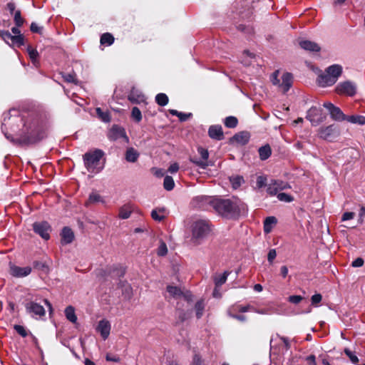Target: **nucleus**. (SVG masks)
Listing matches in <instances>:
<instances>
[{
	"label": "nucleus",
	"mask_w": 365,
	"mask_h": 365,
	"mask_svg": "<svg viewBox=\"0 0 365 365\" xmlns=\"http://www.w3.org/2000/svg\"><path fill=\"white\" fill-rule=\"evenodd\" d=\"M113 42L114 37L109 33H105L101 37V43L102 45L110 46Z\"/></svg>",
	"instance_id": "e433bc0d"
},
{
	"label": "nucleus",
	"mask_w": 365,
	"mask_h": 365,
	"mask_svg": "<svg viewBox=\"0 0 365 365\" xmlns=\"http://www.w3.org/2000/svg\"><path fill=\"white\" fill-rule=\"evenodd\" d=\"M233 188H238L241 184L244 182L242 177L237 176L230 179Z\"/></svg>",
	"instance_id": "603ef678"
},
{
	"label": "nucleus",
	"mask_w": 365,
	"mask_h": 365,
	"mask_svg": "<svg viewBox=\"0 0 365 365\" xmlns=\"http://www.w3.org/2000/svg\"><path fill=\"white\" fill-rule=\"evenodd\" d=\"M293 82V76L290 73H285L282 76V82L279 87L284 93H286L291 88Z\"/></svg>",
	"instance_id": "6ab92c4d"
},
{
	"label": "nucleus",
	"mask_w": 365,
	"mask_h": 365,
	"mask_svg": "<svg viewBox=\"0 0 365 365\" xmlns=\"http://www.w3.org/2000/svg\"><path fill=\"white\" fill-rule=\"evenodd\" d=\"M88 202L91 203H96V202H104V200L101 195L96 192H93L90 194Z\"/></svg>",
	"instance_id": "de8ad7c7"
},
{
	"label": "nucleus",
	"mask_w": 365,
	"mask_h": 365,
	"mask_svg": "<svg viewBox=\"0 0 365 365\" xmlns=\"http://www.w3.org/2000/svg\"><path fill=\"white\" fill-rule=\"evenodd\" d=\"M225 125L230 128H234L237 125L238 120L236 117L228 116L224 120Z\"/></svg>",
	"instance_id": "37998d69"
},
{
	"label": "nucleus",
	"mask_w": 365,
	"mask_h": 365,
	"mask_svg": "<svg viewBox=\"0 0 365 365\" xmlns=\"http://www.w3.org/2000/svg\"><path fill=\"white\" fill-rule=\"evenodd\" d=\"M365 217V207H361L359 212V222L362 223L364 221V217Z\"/></svg>",
	"instance_id": "774afa93"
},
{
	"label": "nucleus",
	"mask_w": 365,
	"mask_h": 365,
	"mask_svg": "<svg viewBox=\"0 0 365 365\" xmlns=\"http://www.w3.org/2000/svg\"><path fill=\"white\" fill-rule=\"evenodd\" d=\"M346 120L354 124L365 125V116L359 115H346Z\"/></svg>",
	"instance_id": "473e14b6"
},
{
	"label": "nucleus",
	"mask_w": 365,
	"mask_h": 365,
	"mask_svg": "<svg viewBox=\"0 0 365 365\" xmlns=\"http://www.w3.org/2000/svg\"><path fill=\"white\" fill-rule=\"evenodd\" d=\"M14 21L17 27H21L24 24L25 20L21 16L20 10H16L15 11L14 16Z\"/></svg>",
	"instance_id": "c03bdc74"
},
{
	"label": "nucleus",
	"mask_w": 365,
	"mask_h": 365,
	"mask_svg": "<svg viewBox=\"0 0 365 365\" xmlns=\"http://www.w3.org/2000/svg\"><path fill=\"white\" fill-rule=\"evenodd\" d=\"M31 31L33 33L42 34L43 27L39 26L36 23L32 22L30 27Z\"/></svg>",
	"instance_id": "13d9d810"
},
{
	"label": "nucleus",
	"mask_w": 365,
	"mask_h": 365,
	"mask_svg": "<svg viewBox=\"0 0 365 365\" xmlns=\"http://www.w3.org/2000/svg\"><path fill=\"white\" fill-rule=\"evenodd\" d=\"M22 118L19 116H10L8 118V120L6 119V117L4 116L2 124H1V130L4 133V135L7 139L11 140V141H14V138L12 136L9 134L7 132H5L4 130L7 128V125L10 124V123H16L19 121H22Z\"/></svg>",
	"instance_id": "a211bd4d"
},
{
	"label": "nucleus",
	"mask_w": 365,
	"mask_h": 365,
	"mask_svg": "<svg viewBox=\"0 0 365 365\" xmlns=\"http://www.w3.org/2000/svg\"><path fill=\"white\" fill-rule=\"evenodd\" d=\"M103 155V151L100 149L87 152L83 155L84 166L88 173L98 174L103 170L105 167V162L102 160Z\"/></svg>",
	"instance_id": "7ed1b4c3"
},
{
	"label": "nucleus",
	"mask_w": 365,
	"mask_h": 365,
	"mask_svg": "<svg viewBox=\"0 0 365 365\" xmlns=\"http://www.w3.org/2000/svg\"><path fill=\"white\" fill-rule=\"evenodd\" d=\"M250 135L247 131H242L235 134L232 138V141L236 142L240 145H246L250 140Z\"/></svg>",
	"instance_id": "4be33fe9"
},
{
	"label": "nucleus",
	"mask_w": 365,
	"mask_h": 365,
	"mask_svg": "<svg viewBox=\"0 0 365 365\" xmlns=\"http://www.w3.org/2000/svg\"><path fill=\"white\" fill-rule=\"evenodd\" d=\"M181 297H183L187 302H191L192 300V295L189 291L182 292Z\"/></svg>",
	"instance_id": "338daca9"
},
{
	"label": "nucleus",
	"mask_w": 365,
	"mask_h": 365,
	"mask_svg": "<svg viewBox=\"0 0 365 365\" xmlns=\"http://www.w3.org/2000/svg\"><path fill=\"white\" fill-rule=\"evenodd\" d=\"M27 51H28L29 58H31L32 63L35 66H37L38 64V51L31 46H29L27 48Z\"/></svg>",
	"instance_id": "4c0bfd02"
},
{
	"label": "nucleus",
	"mask_w": 365,
	"mask_h": 365,
	"mask_svg": "<svg viewBox=\"0 0 365 365\" xmlns=\"http://www.w3.org/2000/svg\"><path fill=\"white\" fill-rule=\"evenodd\" d=\"M307 119L309 120L312 125L317 126L324 121L322 116V109L317 107H312L307 114Z\"/></svg>",
	"instance_id": "9b49d317"
},
{
	"label": "nucleus",
	"mask_w": 365,
	"mask_h": 365,
	"mask_svg": "<svg viewBox=\"0 0 365 365\" xmlns=\"http://www.w3.org/2000/svg\"><path fill=\"white\" fill-rule=\"evenodd\" d=\"M46 136V128L37 118H28L24 123V128L16 143L20 145L36 143Z\"/></svg>",
	"instance_id": "f03ea898"
},
{
	"label": "nucleus",
	"mask_w": 365,
	"mask_h": 365,
	"mask_svg": "<svg viewBox=\"0 0 365 365\" xmlns=\"http://www.w3.org/2000/svg\"><path fill=\"white\" fill-rule=\"evenodd\" d=\"M163 187L168 191H170L174 188L175 182L173 178L171 176L166 175L163 181Z\"/></svg>",
	"instance_id": "a19ab883"
},
{
	"label": "nucleus",
	"mask_w": 365,
	"mask_h": 365,
	"mask_svg": "<svg viewBox=\"0 0 365 365\" xmlns=\"http://www.w3.org/2000/svg\"><path fill=\"white\" fill-rule=\"evenodd\" d=\"M210 221L198 220L192 225V240L196 245H199L208 235L210 232Z\"/></svg>",
	"instance_id": "20e7f679"
},
{
	"label": "nucleus",
	"mask_w": 365,
	"mask_h": 365,
	"mask_svg": "<svg viewBox=\"0 0 365 365\" xmlns=\"http://www.w3.org/2000/svg\"><path fill=\"white\" fill-rule=\"evenodd\" d=\"M33 230L35 233L41 236L43 240H48L50 238L51 227L47 222H34L33 224Z\"/></svg>",
	"instance_id": "1a4fd4ad"
},
{
	"label": "nucleus",
	"mask_w": 365,
	"mask_h": 365,
	"mask_svg": "<svg viewBox=\"0 0 365 365\" xmlns=\"http://www.w3.org/2000/svg\"><path fill=\"white\" fill-rule=\"evenodd\" d=\"M336 92L339 95L354 96L356 93V86L349 81H344L337 85Z\"/></svg>",
	"instance_id": "6e6552de"
},
{
	"label": "nucleus",
	"mask_w": 365,
	"mask_h": 365,
	"mask_svg": "<svg viewBox=\"0 0 365 365\" xmlns=\"http://www.w3.org/2000/svg\"><path fill=\"white\" fill-rule=\"evenodd\" d=\"M230 274V272L225 271L222 274L216 277L215 278V284L216 287H221L223 284H225L227 281V277Z\"/></svg>",
	"instance_id": "58836bf2"
},
{
	"label": "nucleus",
	"mask_w": 365,
	"mask_h": 365,
	"mask_svg": "<svg viewBox=\"0 0 365 365\" xmlns=\"http://www.w3.org/2000/svg\"><path fill=\"white\" fill-rule=\"evenodd\" d=\"M131 212V207L129 205H125L120 208L118 217L120 219L125 220L130 217Z\"/></svg>",
	"instance_id": "2f4dec72"
},
{
	"label": "nucleus",
	"mask_w": 365,
	"mask_h": 365,
	"mask_svg": "<svg viewBox=\"0 0 365 365\" xmlns=\"http://www.w3.org/2000/svg\"><path fill=\"white\" fill-rule=\"evenodd\" d=\"M276 223L277 219L275 217H267L264 221V232L265 233H269Z\"/></svg>",
	"instance_id": "c756f323"
},
{
	"label": "nucleus",
	"mask_w": 365,
	"mask_h": 365,
	"mask_svg": "<svg viewBox=\"0 0 365 365\" xmlns=\"http://www.w3.org/2000/svg\"><path fill=\"white\" fill-rule=\"evenodd\" d=\"M257 186L259 188H262L266 185L267 183V178L264 176H258L257 178Z\"/></svg>",
	"instance_id": "bf43d9fd"
},
{
	"label": "nucleus",
	"mask_w": 365,
	"mask_h": 365,
	"mask_svg": "<svg viewBox=\"0 0 365 365\" xmlns=\"http://www.w3.org/2000/svg\"><path fill=\"white\" fill-rule=\"evenodd\" d=\"M299 46L302 48L309 51L318 52L320 51V47L317 43L308 40L299 41Z\"/></svg>",
	"instance_id": "a878e982"
},
{
	"label": "nucleus",
	"mask_w": 365,
	"mask_h": 365,
	"mask_svg": "<svg viewBox=\"0 0 365 365\" xmlns=\"http://www.w3.org/2000/svg\"><path fill=\"white\" fill-rule=\"evenodd\" d=\"M128 100L133 103H140L145 101V96L138 90L133 89L128 95Z\"/></svg>",
	"instance_id": "b1692460"
},
{
	"label": "nucleus",
	"mask_w": 365,
	"mask_h": 365,
	"mask_svg": "<svg viewBox=\"0 0 365 365\" xmlns=\"http://www.w3.org/2000/svg\"><path fill=\"white\" fill-rule=\"evenodd\" d=\"M25 309L27 314L35 318L43 317L46 314L43 307L33 301L26 302Z\"/></svg>",
	"instance_id": "0eeeda50"
},
{
	"label": "nucleus",
	"mask_w": 365,
	"mask_h": 365,
	"mask_svg": "<svg viewBox=\"0 0 365 365\" xmlns=\"http://www.w3.org/2000/svg\"><path fill=\"white\" fill-rule=\"evenodd\" d=\"M277 198L280 201L290 202L293 200V197L284 192H280L277 194Z\"/></svg>",
	"instance_id": "864d4df0"
},
{
	"label": "nucleus",
	"mask_w": 365,
	"mask_h": 365,
	"mask_svg": "<svg viewBox=\"0 0 365 365\" xmlns=\"http://www.w3.org/2000/svg\"><path fill=\"white\" fill-rule=\"evenodd\" d=\"M32 268L29 266L19 267L13 263L9 264V274L16 278L25 277L31 273Z\"/></svg>",
	"instance_id": "ddd939ff"
},
{
	"label": "nucleus",
	"mask_w": 365,
	"mask_h": 365,
	"mask_svg": "<svg viewBox=\"0 0 365 365\" xmlns=\"http://www.w3.org/2000/svg\"><path fill=\"white\" fill-rule=\"evenodd\" d=\"M355 216V213L353 212H346L343 214L342 217H341V220L342 221H346V220H351Z\"/></svg>",
	"instance_id": "e2e57ef3"
},
{
	"label": "nucleus",
	"mask_w": 365,
	"mask_h": 365,
	"mask_svg": "<svg viewBox=\"0 0 365 365\" xmlns=\"http://www.w3.org/2000/svg\"><path fill=\"white\" fill-rule=\"evenodd\" d=\"M192 365H205L204 360L201 358V356L198 354H195L193 356Z\"/></svg>",
	"instance_id": "6e6d98bb"
},
{
	"label": "nucleus",
	"mask_w": 365,
	"mask_h": 365,
	"mask_svg": "<svg viewBox=\"0 0 365 365\" xmlns=\"http://www.w3.org/2000/svg\"><path fill=\"white\" fill-rule=\"evenodd\" d=\"M215 197H212L210 196L201 195L197 196L192 199V203L194 207L206 210L209 209V207L212 208V201H214Z\"/></svg>",
	"instance_id": "f8f14e48"
},
{
	"label": "nucleus",
	"mask_w": 365,
	"mask_h": 365,
	"mask_svg": "<svg viewBox=\"0 0 365 365\" xmlns=\"http://www.w3.org/2000/svg\"><path fill=\"white\" fill-rule=\"evenodd\" d=\"M345 354L349 358L350 361L354 364H356L359 362V359L356 356V354L352 352L349 349L345 348L344 350Z\"/></svg>",
	"instance_id": "8fccbe9b"
},
{
	"label": "nucleus",
	"mask_w": 365,
	"mask_h": 365,
	"mask_svg": "<svg viewBox=\"0 0 365 365\" xmlns=\"http://www.w3.org/2000/svg\"><path fill=\"white\" fill-rule=\"evenodd\" d=\"M65 315L66 319L71 322L76 324L77 322V317L75 313V309L72 306H68L65 309Z\"/></svg>",
	"instance_id": "7c9ffc66"
},
{
	"label": "nucleus",
	"mask_w": 365,
	"mask_h": 365,
	"mask_svg": "<svg viewBox=\"0 0 365 365\" xmlns=\"http://www.w3.org/2000/svg\"><path fill=\"white\" fill-rule=\"evenodd\" d=\"M340 134V129L338 125L332 124L326 127H321L318 130V135L320 138L327 140H332Z\"/></svg>",
	"instance_id": "39448f33"
},
{
	"label": "nucleus",
	"mask_w": 365,
	"mask_h": 365,
	"mask_svg": "<svg viewBox=\"0 0 365 365\" xmlns=\"http://www.w3.org/2000/svg\"><path fill=\"white\" fill-rule=\"evenodd\" d=\"M197 153L200 155V158L196 157L190 158V162L202 169H206L210 165L208 162V150L202 147H199Z\"/></svg>",
	"instance_id": "423d86ee"
},
{
	"label": "nucleus",
	"mask_w": 365,
	"mask_h": 365,
	"mask_svg": "<svg viewBox=\"0 0 365 365\" xmlns=\"http://www.w3.org/2000/svg\"><path fill=\"white\" fill-rule=\"evenodd\" d=\"M62 76H63L64 81L68 83H73L75 84H77V83H78L76 76L74 73H63L62 75Z\"/></svg>",
	"instance_id": "09e8293b"
},
{
	"label": "nucleus",
	"mask_w": 365,
	"mask_h": 365,
	"mask_svg": "<svg viewBox=\"0 0 365 365\" xmlns=\"http://www.w3.org/2000/svg\"><path fill=\"white\" fill-rule=\"evenodd\" d=\"M168 97L166 94L160 93L156 95L155 102L160 106H165L168 103Z\"/></svg>",
	"instance_id": "ea45409f"
},
{
	"label": "nucleus",
	"mask_w": 365,
	"mask_h": 365,
	"mask_svg": "<svg viewBox=\"0 0 365 365\" xmlns=\"http://www.w3.org/2000/svg\"><path fill=\"white\" fill-rule=\"evenodd\" d=\"M322 296L320 294H315L311 298L312 304L317 307L321 302Z\"/></svg>",
	"instance_id": "4d7b16f0"
},
{
	"label": "nucleus",
	"mask_w": 365,
	"mask_h": 365,
	"mask_svg": "<svg viewBox=\"0 0 365 365\" xmlns=\"http://www.w3.org/2000/svg\"><path fill=\"white\" fill-rule=\"evenodd\" d=\"M0 36L8 43L11 41L13 44H16L18 46H21L24 43V39L22 35L13 36L9 31L0 30Z\"/></svg>",
	"instance_id": "dca6fc26"
},
{
	"label": "nucleus",
	"mask_w": 365,
	"mask_h": 365,
	"mask_svg": "<svg viewBox=\"0 0 365 365\" xmlns=\"http://www.w3.org/2000/svg\"><path fill=\"white\" fill-rule=\"evenodd\" d=\"M302 297L299 295H292L289 297L288 300L292 304H297L302 300Z\"/></svg>",
	"instance_id": "052dcab7"
},
{
	"label": "nucleus",
	"mask_w": 365,
	"mask_h": 365,
	"mask_svg": "<svg viewBox=\"0 0 365 365\" xmlns=\"http://www.w3.org/2000/svg\"><path fill=\"white\" fill-rule=\"evenodd\" d=\"M364 261L361 257H358L351 263L353 267H361L364 265Z\"/></svg>",
	"instance_id": "680f3d73"
},
{
	"label": "nucleus",
	"mask_w": 365,
	"mask_h": 365,
	"mask_svg": "<svg viewBox=\"0 0 365 365\" xmlns=\"http://www.w3.org/2000/svg\"><path fill=\"white\" fill-rule=\"evenodd\" d=\"M258 152L259 158L262 160L268 159L272 154L271 148L268 144L260 147L258 150Z\"/></svg>",
	"instance_id": "cd10ccee"
},
{
	"label": "nucleus",
	"mask_w": 365,
	"mask_h": 365,
	"mask_svg": "<svg viewBox=\"0 0 365 365\" xmlns=\"http://www.w3.org/2000/svg\"><path fill=\"white\" fill-rule=\"evenodd\" d=\"M96 329L98 333H100L102 339L106 340L108 338L110 333V323L105 319L100 320Z\"/></svg>",
	"instance_id": "f3484780"
},
{
	"label": "nucleus",
	"mask_w": 365,
	"mask_h": 365,
	"mask_svg": "<svg viewBox=\"0 0 365 365\" xmlns=\"http://www.w3.org/2000/svg\"><path fill=\"white\" fill-rule=\"evenodd\" d=\"M167 292L174 298H180L182 294V291L176 286H168Z\"/></svg>",
	"instance_id": "c9c22d12"
},
{
	"label": "nucleus",
	"mask_w": 365,
	"mask_h": 365,
	"mask_svg": "<svg viewBox=\"0 0 365 365\" xmlns=\"http://www.w3.org/2000/svg\"><path fill=\"white\" fill-rule=\"evenodd\" d=\"M212 209L221 216L227 219H236L247 212V207L241 200L215 198Z\"/></svg>",
	"instance_id": "f257e3e1"
},
{
	"label": "nucleus",
	"mask_w": 365,
	"mask_h": 365,
	"mask_svg": "<svg viewBox=\"0 0 365 365\" xmlns=\"http://www.w3.org/2000/svg\"><path fill=\"white\" fill-rule=\"evenodd\" d=\"M98 117L103 122L108 123L110 121V115L108 111H103L101 108L96 109Z\"/></svg>",
	"instance_id": "f704fd0d"
},
{
	"label": "nucleus",
	"mask_w": 365,
	"mask_h": 365,
	"mask_svg": "<svg viewBox=\"0 0 365 365\" xmlns=\"http://www.w3.org/2000/svg\"><path fill=\"white\" fill-rule=\"evenodd\" d=\"M14 329L22 337L27 336L28 332L23 326L16 324L14 325Z\"/></svg>",
	"instance_id": "5fc2aeb1"
},
{
	"label": "nucleus",
	"mask_w": 365,
	"mask_h": 365,
	"mask_svg": "<svg viewBox=\"0 0 365 365\" xmlns=\"http://www.w3.org/2000/svg\"><path fill=\"white\" fill-rule=\"evenodd\" d=\"M276 256H277L276 250L274 249H271L269 251L268 255H267V260L269 261V262L272 263L273 262V260L276 258Z\"/></svg>",
	"instance_id": "0e129e2a"
},
{
	"label": "nucleus",
	"mask_w": 365,
	"mask_h": 365,
	"mask_svg": "<svg viewBox=\"0 0 365 365\" xmlns=\"http://www.w3.org/2000/svg\"><path fill=\"white\" fill-rule=\"evenodd\" d=\"M318 83L322 87L330 86L334 85L336 81L325 71L324 73L321 74L318 77Z\"/></svg>",
	"instance_id": "412c9836"
},
{
	"label": "nucleus",
	"mask_w": 365,
	"mask_h": 365,
	"mask_svg": "<svg viewBox=\"0 0 365 365\" xmlns=\"http://www.w3.org/2000/svg\"><path fill=\"white\" fill-rule=\"evenodd\" d=\"M196 317L197 319H200L203 315V312L205 309V304L203 300H199L197 302L195 306Z\"/></svg>",
	"instance_id": "79ce46f5"
},
{
	"label": "nucleus",
	"mask_w": 365,
	"mask_h": 365,
	"mask_svg": "<svg viewBox=\"0 0 365 365\" xmlns=\"http://www.w3.org/2000/svg\"><path fill=\"white\" fill-rule=\"evenodd\" d=\"M235 308L237 309L239 312H254L255 311V308L251 304L247 305H241V304H235L233 305Z\"/></svg>",
	"instance_id": "49530a36"
},
{
	"label": "nucleus",
	"mask_w": 365,
	"mask_h": 365,
	"mask_svg": "<svg viewBox=\"0 0 365 365\" xmlns=\"http://www.w3.org/2000/svg\"><path fill=\"white\" fill-rule=\"evenodd\" d=\"M61 241L63 244H70L74 239V234L72 230L68 227H63L61 233Z\"/></svg>",
	"instance_id": "5701e85b"
},
{
	"label": "nucleus",
	"mask_w": 365,
	"mask_h": 365,
	"mask_svg": "<svg viewBox=\"0 0 365 365\" xmlns=\"http://www.w3.org/2000/svg\"><path fill=\"white\" fill-rule=\"evenodd\" d=\"M237 312H239L237 309L233 306L230 307L227 310V314L230 317L240 322H245L247 320V317L245 315L238 314Z\"/></svg>",
	"instance_id": "c85d7f7f"
},
{
	"label": "nucleus",
	"mask_w": 365,
	"mask_h": 365,
	"mask_svg": "<svg viewBox=\"0 0 365 365\" xmlns=\"http://www.w3.org/2000/svg\"><path fill=\"white\" fill-rule=\"evenodd\" d=\"M131 116L137 123H139L142 120L141 111L137 107L133 108Z\"/></svg>",
	"instance_id": "3c124183"
},
{
	"label": "nucleus",
	"mask_w": 365,
	"mask_h": 365,
	"mask_svg": "<svg viewBox=\"0 0 365 365\" xmlns=\"http://www.w3.org/2000/svg\"><path fill=\"white\" fill-rule=\"evenodd\" d=\"M178 170L179 165L177 163L171 164L168 168V172H170L172 174L177 173Z\"/></svg>",
	"instance_id": "69168bd1"
},
{
	"label": "nucleus",
	"mask_w": 365,
	"mask_h": 365,
	"mask_svg": "<svg viewBox=\"0 0 365 365\" xmlns=\"http://www.w3.org/2000/svg\"><path fill=\"white\" fill-rule=\"evenodd\" d=\"M156 252H157V255L159 257L165 256L168 253V247H167L165 242H164L163 240H160V245H159Z\"/></svg>",
	"instance_id": "a18cd8bd"
},
{
	"label": "nucleus",
	"mask_w": 365,
	"mask_h": 365,
	"mask_svg": "<svg viewBox=\"0 0 365 365\" xmlns=\"http://www.w3.org/2000/svg\"><path fill=\"white\" fill-rule=\"evenodd\" d=\"M289 187L287 182L280 180H272L267 186V193L270 195H275L279 190Z\"/></svg>",
	"instance_id": "4468645a"
},
{
	"label": "nucleus",
	"mask_w": 365,
	"mask_h": 365,
	"mask_svg": "<svg viewBox=\"0 0 365 365\" xmlns=\"http://www.w3.org/2000/svg\"><path fill=\"white\" fill-rule=\"evenodd\" d=\"M325 71L337 81L339 77L342 73V66L339 64H334L327 68Z\"/></svg>",
	"instance_id": "393cba45"
},
{
	"label": "nucleus",
	"mask_w": 365,
	"mask_h": 365,
	"mask_svg": "<svg viewBox=\"0 0 365 365\" xmlns=\"http://www.w3.org/2000/svg\"><path fill=\"white\" fill-rule=\"evenodd\" d=\"M108 138L113 141L120 138H124L126 141L128 140L125 129L118 125H113L111 127L108 131Z\"/></svg>",
	"instance_id": "2eb2a0df"
},
{
	"label": "nucleus",
	"mask_w": 365,
	"mask_h": 365,
	"mask_svg": "<svg viewBox=\"0 0 365 365\" xmlns=\"http://www.w3.org/2000/svg\"><path fill=\"white\" fill-rule=\"evenodd\" d=\"M165 211V208H159L153 210L151 212L152 218L155 220L160 222L165 218L164 212Z\"/></svg>",
	"instance_id": "72a5a7b5"
},
{
	"label": "nucleus",
	"mask_w": 365,
	"mask_h": 365,
	"mask_svg": "<svg viewBox=\"0 0 365 365\" xmlns=\"http://www.w3.org/2000/svg\"><path fill=\"white\" fill-rule=\"evenodd\" d=\"M323 106L329 110L330 116L333 120L336 121L346 120V115L342 112L340 108L335 106L330 102H325Z\"/></svg>",
	"instance_id": "9d476101"
},
{
	"label": "nucleus",
	"mask_w": 365,
	"mask_h": 365,
	"mask_svg": "<svg viewBox=\"0 0 365 365\" xmlns=\"http://www.w3.org/2000/svg\"><path fill=\"white\" fill-rule=\"evenodd\" d=\"M208 135L212 139L220 140L223 138V131L221 125H211L208 130Z\"/></svg>",
	"instance_id": "aec40b11"
},
{
	"label": "nucleus",
	"mask_w": 365,
	"mask_h": 365,
	"mask_svg": "<svg viewBox=\"0 0 365 365\" xmlns=\"http://www.w3.org/2000/svg\"><path fill=\"white\" fill-rule=\"evenodd\" d=\"M139 158V153L133 148H129L125 152V160L129 163H135Z\"/></svg>",
	"instance_id": "bb28decb"
}]
</instances>
